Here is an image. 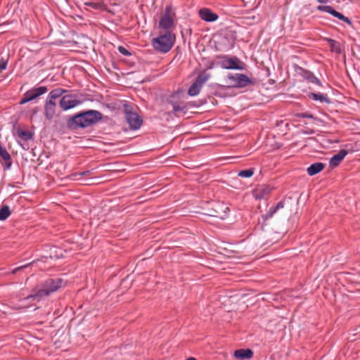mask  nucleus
I'll list each match as a JSON object with an SVG mask.
<instances>
[{"mask_svg":"<svg viewBox=\"0 0 360 360\" xmlns=\"http://www.w3.org/2000/svg\"><path fill=\"white\" fill-rule=\"evenodd\" d=\"M102 118V114L96 110H88L72 117L68 121V126L72 129L86 127L95 124Z\"/></svg>","mask_w":360,"mask_h":360,"instance_id":"f257e3e1","label":"nucleus"},{"mask_svg":"<svg viewBox=\"0 0 360 360\" xmlns=\"http://www.w3.org/2000/svg\"><path fill=\"white\" fill-rule=\"evenodd\" d=\"M174 41L175 36L170 31H166L165 33L153 38L151 44L157 51L165 53L171 50Z\"/></svg>","mask_w":360,"mask_h":360,"instance_id":"f03ea898","label":"nucleus"},{"mask_svg":"<svg viewBox=\"0 0 360 360\" xmlns=\"http://www.w3.org/2000/svg\"><path fill=\"white\" fill-rule=\"evenodd\" d=\"M62 283L63 281L61 278L48 279L44 283L41 288H40L36 294L28 296L27 298L48 296L50 293L60 288L62 286Z\"/></svg>","mask_w":360,"mask_h":360,"instance_id":"7ed1b4c3","label":"nucleus"},{"mask_svg":"<svg viewBox=\"0 0 360 360\" xmlns=\"http://www.w3.org/2000/svg\"><path fill=\"white\" fill-rule=\"evenodd\" d=\"M227 83L232 87H245L251 83L250 79L243 74H229Z\"/></svg>","mask_w":360,"mask_h":360,"instance_id":"20e7f679","label":"nucleus"},{"mask_svg":"<svg viewBox=\"0 0 360 360\" xmlns=\"http://www.w3.org/2000/svg\"><path fill=\"white\" fill-rule=\"evenodd\" d=\"M175 13L172 6H168L166 7L165 14L162 17L159 27L164 30H169L174 25V18Z\"/></svg>","mask_w":360,"mask_h":360,"instance_id":"39448f33","label":"nucleus"},{"mask_svg":"<svg viewBox=\"0 0 360 360\" xmlns=\"http://www.w3.org/2000/svg\"><path fill=\"white\" fill-rule=\"evenodd\" d=\"M219 65L222 68L224 69H233V70H243L244 63L241 62L238 58H227L224 57L219 61Z\"/></svg>","mask_w":360,"mask_h":360,"instance_id":"423d86ee","label":"nucleus"},{"mask_svg":"<svg viewBox=\"0 0 360 360\" xmlns=\"http://www.w3.org/2000/svg\"><path fill=\"white\" fill-rule=\"evenodd\" d=\"M126 119L131 129H138L142 124V120L137 113L126 109Z\"/></svg>","mask_w":360,"mask_h":360,"instance_id":"0eeeda50","label":"nucleus"},{"mask_svg":"<svg viewBox=\"0 0 360 360\" xmlns=\"http://www.w3.org/2000/svg\"><path fill=\"white\" fill-rule=\"evenodd\" d=\"M79 103L80 102L77 101L74 96L65 95L60 99V106L64 110H67L77 106Z\"/></svg>","mask_w":360,"mask_h":360,"instance_id":"6e6552de","label":"nucleus"},{"mask_svg":"<svg viewBox=\"0 0 360 360\" xmlns=\"http://www.w3.org/2000/svg\"><path fill=\"white\" fill-rule=\"evenodd\" d=\"M272 188L267 185H259L253 191V195L256 199L267 198Z\"/></svg>","mask_w":360,"mask_h":360,"instance_id":"1a4fd4ad","label":"nucleus"},{"mask_svg":"<svg viewBox=\"0 0 360 360\" xmlns=\"http://www.w3.org/2000/svg\"><path fill=\"white\" fill-rule=\"evenodd\" d=\"M200 18L206 22H214L218 19V15L209 8H201L199 11Z\"/></svg>","mask_w":360,"mask_h":360,"instance_id":"9d476101","label":"nucleus"},{"mask_svg":"<svg viewBox=\"0 0 360 360\" xmlns=\"http://www.w3.org/2000/svg\"><path fill=\"white\" fill-rule=\"evenodd\" d=\"M348 154V151L345 149L340 150L337 154L334 155L330 160V167L335 168L338 167Z\"/></svg>","mask_w":360,"mask_h":360,"instance_id":"9b49d317","label":"nucleus"},{"mask_svg":"<svg viewBox=\"0 0 360 360\" xmlns=\"http://www.w3.org/2000/svg\"><path fill=\"white\" fill-rule=\"evenodd\" d=\"M56 102L46 101L44 105V115L45 117L51 120L56 115Z\"/></svg>","mask_w":360,"mask_h":360,"instance_id":"f8f14e48","label":"nucleus"},{"mask_svg":"<svg viewBox=\"0 0 360 360\" xmlns=\"http://www.w3.org/2000/svg\"><path fill=\"white\" fill-rule=\"evenodd\" d=\"M47 91L46 86H39L27 91L25 94L30 101L37 98L38 96L42 95Z\"/></svg>","mask_w":360,"mask_h":360,"instance_id":"ddd939ff","label":"nucleus"},{"mask_svg":"<svg viewBox=\"0 0 360 360\" xmlns=\"http://www.w3.org/2000/svg\"><path fill=\"white\" fill-rule=\"evenodd\" d=\"M253 352L251 349H237L234 352V357L239 360L250 359L252 358Z\"/></svg>","mask_w":360,"mask_h":360,"instance_id":"4468645a","label":"nucleus"},{"mask_svg":"<svg viewBox=\"0 0 360 360\" xmlns=\"http://www.w3.org/2000/svg\"><path fill=\"white\" fill-rule=\"evenodd\" d=\"M325 165L322 162H316L311 165L307 169L309 176H314L324 169Z\"/></svg>","mask_w":360,"mask_h":360,"instance_id":"2eb2a0df","label":"nucleus"},{"mask_svg":"<svg viewBox=\"0 0 360 360\" xmlns=\"http://www.w3.org/2000/svg\"><path fill=\"white\" fill-rule=\"evenodd\" d=\"M66 91V90L61 88L55 89L49 93L46 101L55 102L56 98L60 97Z\"/></svg>","mask_w":360,"mask_h":360,"instance_id":"dca6fc26","label":"nucleus"},{"mask_svg":"<svg viewBox=\"0 0 360 360\" xmlns=\"http://www.w3.org/2000/svg\"><path fill=\"white\" fill-rule=\"evenodd\" d=\"M210 77L211 75L210 73H207L206 71H203L198 75L195 82L202 87Z\"/></svg>","mask_w":360,"mask_h":360,"instance_id":"f3484780","label":"nucleus"},{"mask_svg":"<svg viewBox=\"0 0 360 360\" xmlns=\"http://www.w3.org/2000/svg\"><path fill=\"white\" fill-rule=\"evenodd\" d=\"M283 206L284 203L283 202H279L276 207L270 208L266 214L262 215L263 219L264 221L267 220L269 218L271 217L278 209L283 208Z\"/></svg>","mask_w":360,"mask_h":360,"instance_id":"a211bd4d","label":"nucleus"},{"mask_svg":"<svg viewBox=\"0 0 360 360\" xmlns=\"http://www.w3.org/2000/svg\"><path fill=\"white\" fill-rule=\"evenodd\" d=\"M309 96L313 100L319 101L321 103H329L330 102V99L326 95L322 94L311 93Z\"/></svg>","mask_w":360,"mask_h":360,"instance_id":"6ab92c4d","label":"nucleus"},{"mask_svg":"<svg viewBox=\"0 0 360 360\" xmlns=\"http://www.w3.org/2000/svg\"><path fill=\"white\" fill-rule=\"evenodd\" d=\"M202 86L194 82L188 91V94L191 96H197L201 91Z\"/></svg>","mask_w":360,"mask_h":360,"instance_id":"aec40b11","label":"nucleus"},{"mask_svg":"<svg viewBox=\"0 0 360 360\" xmlns=\"http://www.w3.org/2000/svg\"><path fill=\"white\" fill-rule=\"evenodd\" d=\"M303 77L311 83L317 84L319 86L321 85V81L309 71H305L303 74Z\"/></svg>","mask_w":360,"mask_h":360,"instance_id":"412c9836","label":"nucleus"},{"mask_svg":"<svg viewBox=\"0 0 360 360\" xmlns=\"http://www.w3.org/2000/svg\"><path fill=\"white\" fill-rule=\"evenodd\" d=\"M11 214L10 207L4 205L0 209V220H6Z\"/></svg>","mask_w":360,"mask_h":360,"instance_id":"4be33fe9","label":"nucleus"},{"mask_svg":"<svg viewBox=\"0 0 360 360\" xmlns=\"http://www.w3.org/2000/svg\"><path fill=\"white\" fill-rule=\"evenodd\" d=\"M331 15L333 16L338 18L339 20L344 21L345 22H346V23H347L349 25H351V21H350V20L347 17H345L344 15H342V13L336 11L335 10H333V11L331 13Z\"/></svg>","mask_w":360,"mask_h":360,"instance_id":"5701e85b","label":"nucleus"},{"mask_svg":"<svg viewBox=\"0 0 360 360\" xmlns=\"http://www.w3.org/2000/svg\"><path fill=\"white\" fill-rule=\"evenodd\" d=\"M330 42V47L332 51L336 52V53H340L341 52V48L340 45L338 42L333 39H329Z\"/></svg>","mask_w":360,"mask_h":360,"instance_id":"b1692460","label":"nucleus"},{"mask_svg":"<svg viewBox=\"0 0 360 360\" xmlns=\"http://www.w3.org/2000/svg\"><path fill=\"white\" fill-rule=\"evenodd\" d=\"M254 174V169L250 168L248 169L242 170L238 173V176L243 178H249L251 177Z\"/></svg>","mask_w":360,"mask_h":360,"instance_id":"393cba45","label":"nucleus"},{"mask_svg":"<svg viewBox=\"0 0 360 360\" xmlns=\"http://www.w3.org/2000/svg\"><path fill=\"white\" fill-rule=\"evenodd\" d=\"M18 136L23 140H30L32 139V134L28 131L18 130Z\"/></svg>","mask_w":360,"mask_h":360,"instance_id":"a878e982","label":"nucleus"},{"mask_svg":"<svg viewBox=\"0 0 360 360\" xmlns=\"http://www.w3.org/2000/svg\"><path fill=\"white\" fill-rule=\"evenodd\" d=\"M0 158L5 161H10L11 155L7 150L0 145Z\"/></svg>","mask_w":360,"mask_h":360,"instance_id":"bb28decb","label":"nucleus"},{"mask_svg":"<svg viewBox=\"0 0 360 360\" xmlns=\"http://www.w3.org/2000/svg\"><path fill=\"white\" fill-rule=\"evenodd\" d=\"M317 10L331 14L334 9L330 6H319L317 7Z\"/></svg>","mask_w":360,"mask_h":360,"instance_id":"cd10ccee","label":"nucleus"},{"mask_svg":"<svg viewBox=\"0 0 360 360\" xmlns=\"http://www.w3.org/2000/svg\"><path fill=\"white\" fill-rule=\"evenodd\" d=\"M7 67V60H5L4 58H1L0 60V72L5 70Z\"/></svg>","mask_w":360,"mask_h":360,"instance_id":"c85d7f7f","label":"nucleus"},{"mask_svg":"<svg viewBox=\"0 0 360 360\" xmlns=\"http://www.w3.org/2000/svg\"><path fill=\"white\" fill-rule=\"evenodd\" d=\"M118 50L120 51V53H121L122 54L124 55V56H129L131 55L130 52L124 47L123 46H119L118 47Z\"/></svg>","mask_w":360,"mask_h":360,"instance_id":"c756f323","label":"nucleus"},{"mask_svg":"<svg viewBox=\"0 0 360 360\" xmlns=\"http://www.w3.org/2000/svg\"><path fill=\"white\" fill-rule=\"evenodd\" d=\"M184 108V107H181L179 105H177V104H173V110L174 112H179V111H181Z\"/></svg>","mask_w":360,"mask_h":360,"instance_id":"7c9ffc66","label":"nucleus"},{"mask_svg":"<svg viewBox=\"0 0 360 360\" xmlns=\"http://www.w3.org/2000/svg\"><path fill=\"white\" fill-rule=\"evenodd\" d=\"M29 101H30V100L28 99V96H27L26 94H25L23 98L20 101V104L22 105V104H25V103H27Z\"/></svg>","mask_w":360,"mask_h":360,"instance_id":"2f4dec72","label":"nucleus"},{"mask_svg":"<svg viewBox=\"0 0 360 360\" xmlns=\"http://www.w3.org/2000/svg\"><path fill=\"white\" fill-rule=\"evenodd\" d=\"M28 266V264H26V265H24V266H21L20 267H18V268H15V269H13V274H15L17 271H18L19 270H21L22 269H25L26 268L27 266Z\"/></svg>","mask_w":360,"mask_h":360,"instance_id":"473e14b6","label":"nucleus"},{"mask_svg":"<svg viewBox=\"0 0 360 360\" xmlns=\"http://www.w3.org/2000/svg\"><path fill=\"white\" fill-rule=\"evenodd\" d=\"M89 173H90V171H85L82 173H75V174H74V176H77L88 175Z\"/></svg>","mask_w":360,"mask_h":360,"instance_id":"72a5a7b5","label":"nucleus"},{"mask_svg":"<svg viewBox=\"0 0 360 360\" xmlns=\"http://www.w3.org/2000/svg\"><path fill=\"white\" fill-rule=\"evenodd\" d=\"M207 214L212 217H220L217 211H213Z\"/></svg>","mask_w":360,"mask_h":360,"instance_id":"f704fd0d","label":"nucleus"},{"mask_svg":"<svg viewBox=\"0 0 360 360\" xmlns=\"http://www.w3.org/2000/svg\"><path fill=\"white\" fill-rule=\"evenodd\" d=\"M302 117H307V118H312L313 117L312 115H311V114H302Z\"/></svg>","mask_w":360,"mask_h":360,"instance_id":"c9c22d12","label":"nucleus"},{"mask_svg":"<svg viewBox=\"0 0 360 360\" xmlns=\"http://www.w3.org/2000/svg\"><path fill=\"white\" fill-rule=\"evenodd\" d=\"M320 4H326L328 2V0H316Z\"/></svg>","mask_w":360,"mask_h":360,"instance_id":"e433bc0d","label":"nucleus"},{"mask_svg":"<svg viewBox=\"0 0 360 360\" xmlns=\"http://www.w3.org/2000/svg\"><path fill=\"white\" fill-rule=\"evenodd\" d=\"M90 5L94 8H97L98 7V4L96 3H91Z\"/></svg>","mask_w":360,"mask_h":360,"instance_id":"4c0bfd02","label":"nucleus"}]
</instances>
